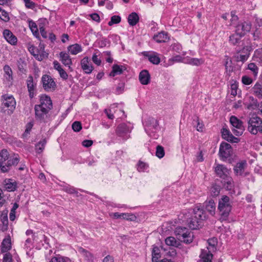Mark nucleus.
I'll return each mask as SVG.
<instances>
[{"label": "nucleus", "instance_id": "1", "mask_svg": "<svg viewBox=\"0 0 262 262\" xmlns=\"http://www.w3.org/2000/svg\"><path fill=\"white\" fill-rule=\"evenodd\" d=\"M191 216L187 220L188 227L192 230L199 229L202 225L203 222L207 219V214L204 207L197 204L189 210Z\"/></svg>", "mask_w": 262, "mask_h": 262}, {"label": "nucleus", "instance_id": "2", "mask_svg": "<svg viewBox=\"0 0 262 262\" xmlns=\"http://www.w3.org/2000/svg\"><path fill=\"white\" fill-rule=\"evenodd\" d=\"M19 161L18 155L10 156L7 149H3L0 151V169L3 172L9 171L12 166L16 165Z\"/></svg>", "mask_w": 262, "mask_h": 262}, {"label": "nucleus", "instance_id": "3", "mask_svg": "<svg viewBox=\"0 0 262 262\" xmlns=\"http://www.w3.org/2000/svg\"><path fill=\"white\" fill-rule=\"evenodd\" d=\"M1 112L7 115L12 114L15 109L16 101L11 95L4 94L1 97Z\"/></svg>", "mask_w": 262, "mask_h": 262}, {"label": "nucleus", "instance_id": "4", "mask_svg": "<svg viewBox=\"0 0 262 262\" xmlns=\"http://www.w3.org/2000/svg\"><path fill=\"white\" fill-rule=\"evenodd\" d=\"M247 130L252 135L262 134V119L255 114L252 115L247 120Z\"/></svg>", "mask_w": 262, "mask_h": 262}, {"label": "nucleus", "instance_id": "5", "mask_svg": "<svg viewBox=\"0 0 262 262\" xmlns=\"http://www.w3.org/2000/svg\"><path fill=\"white\" fill-rule=\"evenodd\" d=\"M218 209L221 212L220 219L222 221H227L232 209L231 202L228 196L223 195L219 200Z\"/></svg>", "mask_w": 262, "mask_h": 262}, {"label": "nucleus", "instance_id": "6", "mask_svg": "<svg viewBox=\"0 0 262 262\" xmlns=\"http://www.w3.org/2000/svg\"><path fill=\"white\" fill-rule=\"evenodd\" d=\"M143 124L145 131L149 136H151V133H156L158 130V121L152 117L147 118L143 122Z\"/></svg>", "mask_w": 262, "mask_h": 262}, {"label": "nucleus", "instance_id": "7", "mask_svg": "<svg viewBox=\"0 0 262 262\" xmlns=\"http://www.w3.org/2000/svg\"><path fill=\"white\" fill-rule=\"evenodd\" d=\"M230 123L233 126L232 131L237 136H241L245 130L243 122L236 117L232 116L230 118Z\"/></svg>", "mask_w": 262, "mask_h": 262}, {"label": "nucleus", "instance_id": "8", "mask_svg": "<svg viewBox=\"0 0 262 262\" xmlns=\"http://www.w3.org/2000/svg\"><path fill=\"white\" fill-rule=\"evenodd\" d=\"M36 119L40 122H45L48 118V113L51 109L35 105L34 107Z\"/></svg>", "mask_w": 262, "mask_h": 262}, {"label": "nucleus", "instance_id": "9", "mask_svg": "<svg viewBox=\"0 0 262 262\" xmlns=\"http://www.w3.org/2000/svg\"><path fill=\"white\" fill-rule=\"evenodd\" d=\"M43 88L46 91H53L56 88V84L53 79L48 75H43L41 77Z\"/></svg>", "mask_w": 262, "mask_h": 262}, {"label": "nucleus", "instance_id": "10", "mask_svg": "<svg viewBox=\"0 0 262 262\" xmlns=\"http://www.w3.org/2000/svg\"><path fill=\"white\" fill-rule=\"evenodd\" d=\"M131 128L124 123H121L118 125L116 129V135L126 140L130 137L129 134L131 132Z\"/></svg>", "mask_w": 262, "mask_h": 262}, {"label": "nucleus", "instance_id": "11", "mask_svg": "<svg viewBox=\"0 0 262 262\" xmlns=\"http://www.w3.org/2000/svg\"><path fill=\"white\" fill-rule=\"evenodd\" d=\"M251 23L249 21H240L235 27V32L244 36L251 29Z\"/></svg>", "mask_w": 262, "mask_h": 262}, {"label": "nucleus", "instance_id": "12", "mask_svg": "<svg viewBox=\"0 0 262 262\" xmlns=\"http://www.w3.org/2000/svg\"><path fill=\"white\" fill-rule=\"evenodd\" d=\"M247 167V163L246 161H241L237 163L234 166V173L237 176L246 177L249 174V172L245 171Z\"/></svg>", "mask_w": 262, "mask_h": 262}, {"label": "nucleus", "instance_id": "13", "mask_svg": "<svg viewBox=\"0 0 262 262\" xmlns=\"http://www.w3.org/2000/svg\"><path fill=\"white\" fill-rule=\"evenodd\" d=\"M232 153V147L230 144L226 142H222L220 144L219 149L220 156L223 160L229 158Z\"/></svg>", "mask_w": 262, "mask_h": 262}, {"label": "nucleus", "instance_id": "14", "mask_svg": "<svg viewBox=\"0 0 262 262\" xmlns=\"http://www.w3.org/2000/svg\"><path fill=\"white\" fill-rule=\"evenodd\" d=\"M221 134L222 138L225 140L231 143H238L239 139L235 137L227 128L223 127L221 129Z\"/></svg>", "mask_w": 262, "mask_h": 262}, {"label": "nucleus", "instance_id": "15", "mask_svg": "<svg viewBox=\"0 0 262 262\" xmlns=\"http://www.w3.org/2000/svg\"><path fill=\"white\" fill-rule=\"evenodd\" d=\"M27 86L29 97L31 99H32L35 94L36 84L34 83L33 78L31 75H29L27 80Z\"/></svg>", "mask_w": 262, "mask_h": 262}, {"label": "nucleus", "instance_id": "16", "mask_svg": "<svg viewBox=\"0 0 262 262\" xmlns=\"http://www.w3.org/2000/svg\"><path fill=\"white\" fill-rule=\"evenodd\" d=\"M250 93L259 99L262 98V82L257 81L250 89Z\"/></svg>", "mask_w": 262, "mask_h": 262}, {"label": "nucleus", "instance_id": "17", "mask_svg": "<svg viewBox=\"0 0 262 262\" xmlns=\"http://www.w3.org/2000/svg\"><path fill=\"white\" fill-rule=\"evenodd\" d=\"M143 55L148 58V60L154 64H158L160 62V58L156 52H144Z\"/></svg>", "mask_w": 262, "mask_h": 262}, {"label": "nucleus", "instance_id": "18", "mask_svg": "<svg viewBox=\"0 0 262 262\" xmlns=\"http://www.w3.org/2000/svg\"><path fill=\"white\" fill-rule=\"evenodd\" d=\"M3 35L6 40L11 45H15L16 44L17 39L10 30L8 29L4 30Z\"/></svg>", "mask_w": 262, "mask_h": 262}, {"label": "nucleus", "instance_id": "19", "mask_svg": "<svg viewBox=\"0 0 262 262\" xmlns=\"http://www.w3.org/2000/svg\"><path fill=\"white\" fill-rule=\"evenodd\" d=\"M193 238V234L187 229V232H185L180 235L178 239L186 244L191 243Z\"/></svg>", "mask_w": 262, "mask_h": 262}, {"label": "nucleus", "instance_id": "20", "mask_svg": "<svg viewBox=\"0 0 262 262\" xmlns=\"http://www.w3.org/2000/svg\"><path fill=\"white\" fill-rule=\"evenodd\" d=\"M153 39L157 42H165L169 39L168 34L165 31H161L153 36Z\"/></svg>", "mask_w": 262, "mask_h": 262}, {"label": "nucleus", "instance_id": "21", "mask_svg": "<svg viewBox=\"0 0 262 262\" xmlns=\"http://www.w3.org/2000/svg\"><path fill=\"white\" fill-rule=\"evenodd\" d=\"M139 79L143 85H147L150 82V76L148 71L146 70H142L139 74Z\"/></svg>", "mask_w": 262, "mask_h": 262}, {"label": "nucleus", "instance_id": "22", "mask_svg": "<svg viewBox=\"0 0 262 262\" xmlns=\"http://www.w3.org/2000/svg\"><path fill=\"white\" fill-rule=\"evenodd\" d=\"M243 36H241L240 35L237 34V33L231 35L229 37V43L233 46H236L237 47H241L242 43L241 38Z\"/></svg>", "mask_w": 262, "mask_h": 262}, {"label": "nucleus", "instance_id": "23", "mask_svg": "<svg viewBox=\"0 0 262 262\" xmlns=\"http://www.w3.org/2000/svg\"><path fill=\"white\" fill-rule=\"evenodd\" d=\"M216 174L220 178L223 179L229 174L228 169L223 165H218L215 169Z\"/></svg>", "mask_w": 262, "mask_h": 262}, {"label": "nucleus", "instance_id": "24", "mask_svg": "<svg viewBox=\"0 0 262 262\" xmlns=\"http://www.w3.org/2000/svg\"><path fill=\"white\" fill-rule=\"evenodd\" d=\"M40 104L39 106H43L49 109L53 107L52 100L50 97L47 95H42L40 98Z\"/></svg>", "mask_w": 262, "mask_h": 262}, {"label": "nucleus", "instance_id": "25", "mask_svg": "<svg viewBox=\"0 0 262 262\" xmlns=\"http://www.w3.org/2000/svg\"><path fill=\"white\" fill-rule=\"evenodd\" d=\"M200 257L202 262H212L213 255L209 250H202Z\"/></svg>", "mask_w": 262, "mask_h": 262}, {"label": "nucleus", "instance_id": "26", "mask_svg": "<svg viewBox=\"0 0 262 262\" xmlns=\"http://www.w3.org/2000/svg\"><path fill=\"white\" fill-rule=\"evenodd\" d=\"M205 208L206 210L211 214L214 215L215 214L216 206L214 201L212 199L209 200L208 201H206L204 203Z\"/></svg>", "mask_w": 262, "mask_h": 262}, {"label": "nucleus", "instance_id": "27", "mask_svg": "<svg viewBox=\"0 0 262 262\" xmlns=\"http://www.w3.org/2000/svg\"><path fill=\"white\" fill-rule=\"evenodd\" d=\"M139 16L136 12H132L128 16L127 21L130 26H134L139 22Z\"/></svg>", "mask_w": 262, "mask_h": 262}, {"label": "nucleus", "instance_id": "28", "mask_svg": "<svg viewBox=\"0 0 262 262\" xmlns=\"http://www.w3.org/2000/svg\"><path fill=\"white\" fill-rule=\"evenodd\" d=\"M11 248L10 238H4L2 243L1 250L2 253L7 252Z\"/></svg>", "mask_w": 262, "mask_h": 262}, {"label": "nucleus", "instance_id": "29", "mask_svg": "<svg viewBox=\"0 0 262 262\" xmlns=\"http://www.w3.org/2000/svg\"><path fill=\"white\" fill-rule=\"evenodd\" d=\"M8 210L7 209L4 210L1 212L0 215V220L3 224V228L6 230L8 226Z\"/></svg>", "mask_w": 262, "mask_h": 262}, {"label": "nucleus", "instance_id": "30", "mask_svg": "<svg viewBox=\"0 0 262 262\" xmlns=\"http://www.w3.org/2000/svg\"><path fill=\"white\" fill-rule=\"evenodd\" d=\"M241 47H242V49L240 48H236V51L237 53L246 54H247L248 56L250 55V53L252 50V48L250 45H245L244 42L242 43Z\"/></svg>", "mask_w": 262, "mask_h": 262}, {"label": "nucleus", "instance_id": "31", "mask_svg": "<svg viewBox=\"0 0 262 262\" xmlns=\"http://www.w3.org/2000/svg\"><path fill=\"white\" fill-rule=\"evenodd\" d=\"M124 68L122 66H119L118 64H114L112 68V71L110 73L111 77H114L116 75H120L123 72V68Z\"/></svg>", "mask_w": 262, "mask_h": 262}, {"label": "nucleus", "instance_id": "32", "mask_svg": "<svg viewBox=\"0 0 262 262\" xmlns=\"http://www.w3.org/2000/svg\"><path fill=\"white\" fill-rule=\"evenodd\" d=\"M184 63L192 66H199L204 63V60L202 58H189L187 59Z\"/></svg>", "mask_w": 262, "mask_h": 262}, {"label": "nucleus", "instance_id": "33", "mask_svg": "<svg viewBox=\"0 0 262 262\" xmlns=\"http://www.w3.org/2000/svg\"><path fill=\"white\" fill-rule=\"evenodd\" d=\"M60 57L62 63L65 66H69L71 64L72 61L68 54L63 52H61L60 53Z\"/></svg>", "mask_w": 262, "mask_h": 262}, {"label": "nucleus", "instance_id": "34", "mask_svg": "<svg viewBox=\"0 0 262 262\" xmlns=\"http://www.w3.org/2000/svg\"><path fill=\"white\" fill-rule=\"evenodd\" d=\"M226 75L229 77L231 73L233 71V67L232 66V60L227 57L225 62Z\"/></svg>", "mask_w": 262, "mask_h": 262}, {"label": "nucleus", "instance_id": "35", "mask_svg": "<svg viewBox=\"0 0 262 262\" xmlns=\"http://www.w3.org/2000/svg\"><path fill=\"white\" fill-rule=\"evenodd\" d=\"M3 70L5 73V77L6 79L9 81H11L13 79L12 77V71L11 70V68L8 65H5L4 66Z\"/></svg>", "mask_w": 262, "mask_h": 262}, {"label": "nucleus", "instance_id": "36", "mask_svg": "<svg viewBox=\"0 0 262 262\" xmlns=\"http://www.w3.org/2000/svg\"><path fill=\"white\" fill-rule=\"evenodd\" d=\"M161 257L160 250L157 246H154L152 251V262H158Z\"/></svg>", "mask_w": 262, "mask_h": 262}, {"label": "nucleus", "instance_id": "37", "mask_svg": "<svg viewBox=\"0 0 262 262\" xmlns=\"http://www.w3.org/2000/svg\"><path fill=\"white\" fill-rule=\"evenodd\" d=\"M68 50L71 54L76 55L81 51V47L79 44L75 43L69 46Z\"/></svg>", "mask_w": 262, "mask_h": 262}, {"label": "nucleus", "instance_id": "38", "mask_svg": "<svg viewBox=\"0 0 262 262\" xmlns=\"http://www.w3.org/2000/svg\"><path fill=\"white\" fill-rule=\"evenodd\" d=\"M222 183L227 189L231 190L232 187V179L229 176L222 179Z\"/></svg>", "mask_w": 262, "mask_h": 262}, {"label": "nucleus", "instance_id": "39", "mask_svg": "<svg viewBox=\"0 0 262 262\" xmlns=\"http://www.w3.org/2000/svg\"><path fill=\"white\" fill-rule=\"evenodd\" d=\"M165 243L168 246H174L178 247L180 245V243L179 241H177L176 239L172 236H169L165 239Z\"/></svg>", "mask_w": 262, "mask_h": 262}, {"label": "nucleus", "instance_id": "40", "mask_svg": "<svg viewBox=\"0 0 262 262\" xmlns=\"http://www.w3.org/2000/svg\"><path fill=\"white\" fill-rule=\"evenodd\" d=\"M47 143V141L45 139H43L40 141L35 145L36 152L38 154L41 153L45 149V145Z\"/></svg>", "mask_w": 262, "mask_h": 262}, {"label": "nucleus", "instance_id": "41", "mask_svg": "<svg viewBox=\"0 0 262 262\" xmlns=\"http://www.w3.org/2000/svg\"><path fill=\"white\" fill-rule=\"evenodd\" d=\"M249 100L250 101V103H246L245 104L249 110L254 109L257 106L259 105L257 100L254 99L253 97H250Z\"/></svg>", "mask_w": 262, "mask_h": 262}, {"label": "nucleus", "instance_id": "42", "mask_svg": "<svg viewBox=\"0 0 262 262\" xmlns=\"http://www.w3.org/2000/svg\"><path fill=\"white\" fill-rule=\"evenodd\" d=\"M17 66L20 72L24 73L25 71V68L27 64L24 58H19L17 61Z\"/></svg>", "mask_w": 262, "mask_h": 262}, {"label": "nucleus", "instance_id": "43", "mask_svg": "<svg viewBox=\"0 0 262 262\" xmlns=\"http://www.w3.org/2000/svg\"><path fill=\"white\" fill-rule=\"evenodd\" d=\"M247 69L252 72V74L255 77H257L259 69L255 63L253 62L249 63L248 64Z\"/></svg>", "mask_w": 262, "mask_h": 262}, {"label": "nucleus", "instance_id": "44", "mask_svg": "<svg viewBox=\"0 0 262 262\" xmlns=\"http://www.w3.org/2000/svg\"><path fill=\"white\" fill-rule=\"evenodd\" d=\"M208 243L209 247H207L206 250H209L210 251H213L215 249V246L217 244V239L215 238H210L208 240Z\"/></svg>", "mask_w": 262, "mask_h": 262}, {"label": "nucleus", "instance_id": "45", "mask_svg": "<svg viewBox=\"0 0 262 262\" xmlns=\"http://www.w3.org/2000/svg\"><path fill=\"white\" fill-rule=\"evenodd\" d=\"M19 205L17 203H15L13 204L12 208L11 209L10 213L9 214V218L10 221H13L15 219V213L16 210L18 208Z\"/></svg>", "mask_w": 262, "mask_h": 262}, {"label": "nucleus", "instance_id": "46", "mask_svg": "<svg viewBox=\"0 0 262 262\" xmlns=\"http://www.w3.org/2000/svg\"><path fill=\"white\" fill-rule=\"evenodd\" d=\"M83 257L87 262H93V256L89 251L83 249Z\"/></svg>", "mask_w": 262, "mask_h": 262}, {"label": "nucleus", "instance_id": "47", "mask_svg": "<svg viewBox=\"0 0 262 262\" xmlns=\"http://www.w3.org/2000/svg\"><path fill=\"white\" fill-rule=\"evenodd\" d=\"M156 155L159 158H163L165 155L164 148L161 145H158L156 147Z\"/></svg>", "mask_w": 262, "mask_h": 262}, {"label": "nucleus", "instance_id": "48", "mask_svg": "<svg viewBox=\"0 0 262 262\" xmlns=\"http://www.w3.org/2000/svg\"><path fill=\"white\" fill-rule=\"evenodd\" d=\"M0 18L5 22H7L10 20V17L8 13L5 11L2 10L0 7Z\"/></svg>", "mask_w": 262, "mask_h": 262}, {"label": "nucleus", "instance_id": "49", "mask_svg": "<svg viewBox=\"0 0 262 262\" xmlns=\"http://www.w3.org/2000/svg\"><path fill=\"white\" fill-rule=\"evenodd\" d=\"M121 21V17L118 15H113L111 18V20L108 23L110 26H112L114 24H118Z\"/></svg>", "mask_w": 262, "mask_h": 262}, {"label": "nucleus", "instance_id": "50", "mask_svg": "<svg viewBox=\"0 0 262 262\" xmlns=\"http://www.w3.org/2000/svg\"><path fill=\"white\" fill-rule=\"evenodd\" d=\"M148 167V165L142 161H139L137 165V169L139 172H143Z\"/></svg>", "mask_w": 262, "mask_h": 262}, {"label": "nucleus", "instance_id": "51", "mask_svg": "<svg viewBox=\"0 0 262 262\" xmlns=\"http://www.w3.org/2000/svg\"><path fill=\"white\" fill-rule=\"evenodd\" d=\"M187 228L186 227L179 226L177 227L174 230V233L177 237L178 238L181 234H182L185 232H187Z\"/></svg>", "mask_w": 262, "mask_h": 262}, {"label": "nucleus", "instance_id": "52", "mask_svg": "<svg viewBox=\"0 0 262 262\" xmlns=\"http://www.w3.org/2000/svg\"><path fill=\"white\" fill-rule=\"evenodd\" d=\"M220 193V187L218 185H213L211 188V194L213 196H217Z\"/></svg>", "mask_w": 262, "mask_h": 262}, {"label": "nucleus", "instance_id": "53", "mask_svg": "<svg viewBox=\"0 0 262 262\" xmlns=\"http://www.w3.org/2000/svg\"><path fill=\"white\" fill-rule=\"evenodd\" d=\"M249 56L246 54H239L237 53V55L235 56L236 61H242L243 63L246 61L249 58Z\"/></svg>", "mask_w": 262, "mask_h": 262}, {"label": "nucleus", "instance_id": "54", "mask_svg": "<svg viewBox=\"0 0 262 262\" xmlns=\"http://www.w3.org/2000/svg\"><path fill=\"white\" fill-rule=\"evenodd\" d=\"M72 128L73 131L75 132H79L82 128L81 123L80 121H75L72 125Z\"/></svg>", "mask_w": 262, "mask_h": 262}, {"label": "nucleus", "instance_id": "55", "mask_svg": "<svg viewBox=\"0 0 262 262\" xmlns=\"http://www.w3.org/2000/svg\"><path fill=\"white\" fill-rule=\"evenodd\" d=\"M29 26L34 35H38L37 27L35 23L30 21L29 22Z\"/></svg>", "mask_w": 262, "mask_h": 262}, {"label": "nucleus", "instance_id": "56", "mask_svg": "<svg viewBox=\"0 0 262 262\" xmlns=\"http://www.w3.org/2000/svg\"><path fill=\"white\" fill-rule=\"evenodd\" d=\"M242 82L245 85H250L253 82V79L248 76L244 75L242 77Z\"/></svg>", "mask_w": 262, "mask_h": 262}, {"label": "nucleus", "instance_id": "57", "mask_svg": "<svg viewBox=\"0 0 262 262\" xmlns=\"http://www.w3.org/2000/svg\"><path fill=\"white\" fill-rule=\"evenodd\" d=\"M238 89V84L235 81L233 83L231 84V95L235 96L237 94V91Z\"/></svg>", "mask_w": 262, "mask_h": 262}, {"label": "nucleus", "instance_id": "58", "mask_svg": "<svg viewBox=\"0 0 262 262\" xmlns=\"http://www.w3.org/2000/svg\"><path fill=\"white\" fill-rule=\"evenodd\" d=\"M49 54L44 50L41 51L40 54L38 53V55H36V59L39 61H42L45 58H47Z\"/></svg>", "mask_w": 262, "mask_h": 262}, {"label": "nucleus", "instance_id": "59", "mask_svg": "<svg viewBox=\"0 0 262 262\" xmlns=\"http://www.w3.org/2000/svg\"><path fill=\"white\" fill-rule=\"evenodd\" d=\"M5 188L8 191H13L16 189V185L14 183H7L5 184Z\"/></svg>", "mask_w": 262, "mask_h": 262}, {"label": "nucleus", "instance_id": "60", "mask_svg": "<svg viewBox=\"0 0 262 262\" xmlns=\"http://www.w3.org/2000/svg\"><path fill=\"white\" fill-rule=\"evenodd\" d=\"M171 48L173 51L179 53H180L182 49L181 45L178 42L172 44Z\"/></svg>", "mask_w": 262, "mask_h": 262}, {"label": "nucleus", "instance_id": "61", "mask_svg": "<svg viewBox=\"0 0 262 262\" xmlns=\"http://www.w3.org/2000/svg\"><path fill=\"white\" fill-rule=\"evenodd\" d=\"M25 4V6L28 9H33L35 7V3L33 2L31 0H23Z\"/></svg>", "mask_w": 262, "mask_h": 262}, {"label": "nucleus", "instance_id": "62", "mask_svg": "<svg viewBox=\"0 0 262 262\" xmlns=\"http://www.w3.org/2000/svg\"><path fill=\"white\" fill-rule=\"evenodd\" d=\"M93 70V67L92 65H88L83 63V71L86 74L91 73Z\"/></svg>", "mask_w": 262, "mask_h": 262}, {"label": "nucleus", "instance_id": "63", "mask_svg": "<svg viewBox=\"0 0 262 262\" xmlns=\"http://www.w3.org/2000/svg\"><path fill=\"white\" fill-rule=\"evenodd\" d=\"M30 53L36 58V55H38L39 51L34 46H31L29 48Z\"/></svg>", "mask_w": 262, "mask_h": 262}, {"label": "nucleus", "instance_id": "64", "mask_svg": "<svg viewBox=\"0 0 262 262\" xmlns=\"http://www.w3.org/2000/svg\"><path fill=\"white\" fill-rule=\"evenodd\" d=\"M3 262H12V255L10 253H6L4 256Z\"/></svg>", "mask_w": 262, "mask_h": 262}]
</instances>
